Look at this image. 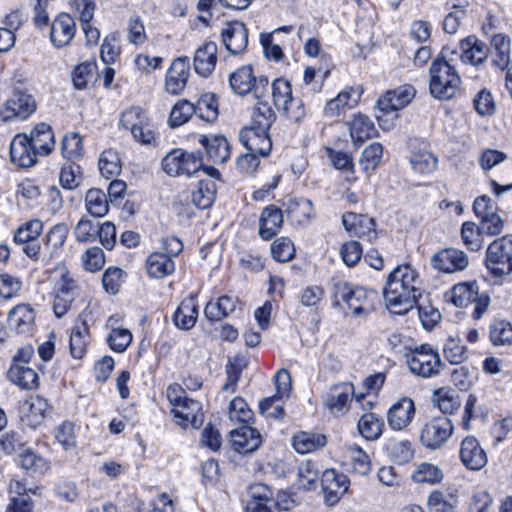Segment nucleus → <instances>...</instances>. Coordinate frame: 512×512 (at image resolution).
<instances>
[{
  "label": "nucleus",
  "mask_w": 512,
  "mask_h": 512,
  "mask_svg": "<svg viewBox=\"0 0 512 512\" xmlns=\"http://www.w3.org/2000/svg\"><path fill=\"white\" fill-rule=\"evenodd\" d=\"M383 295L390 312L406 314L421 296L418 272L408 264L395 267L386 279Z\"/></svg>",
  "instance_id": "1"
},
{
  "label": "nucleus",
  "mask_w": 512,
  "mask_h": 512,
  "mask_svg": "<svg viewBox=\"0 0 512 512\" xmlns=\"http://www.w3.org/2000/svg\"><path fill=\"white\" fill-rule=\"evenodd\" d=\"M276 120V113L268 101L255 105L252 122L240 131L239 139L247 151L261 157L269 155L272 141L269 129Z\"/></svg>",
  "instance_id": "2"
},
{
  "label": "nucleus",
  "mask_w": 512,
  "mask_h": 512,
  "mask_svg": "<svg viewBox=\"0 0 512 512\" xmlns=\"http://www.w3.org/2000/svg\"><path fill=\"white\" fill-rule=\"evenodd\" d=\"M449 49L444 47L441 57L434 59L429 69V90L434 98L447 100L459 91L461 78L456 69L445 59Z\"/></svg>",
  "instance_id": "3"
},
{
  "label": "nucleus",
  "mask_w": 512,
  "mask_h": 512,
  "mask_svg": "<svg viewBox=\"0 0 512 512\" xmlns=\"http://www.w3.org/2000/svg\"><path fill=\"white\" fill-rule=\"evenodd\" d=\"M332 298L334 306H338L342 301L355 316L363 317L375 310L378 294L374 290L352 287L349 283L339 280L333 283Z\"/></svg>",
  "instance_id": "4"
},
{
  "label": "nucleus",
  "mask_w": 512,
  "mask_h": 512,
  "mask_svg": "<svg viewBox=\"0 0 512 512\" xmlns=\"http://www.w3.org/2000/svg\"><path fill=\"white\" fill-rule=\"evenodd\" d=\"M485 266L497 283L512 274V234L497 238L488 245Z\"/></svg>",
  "instance_id": "5"
},
{
  "label": "nucleus",
  "mask_w": 512,
  "mask_h": 512,
  "mask_svg": "<svg viewBox=\"0 0 512 512\" xmlns=\"http://www.w3.org/2000/svg\"><path fill=\"white\" fill-rule=\"evenodd\" d=\"M58 271L59 278L54 283L51 296L53 312L57 318H61L72 308L79 296L80 286L66 266H59Z\"/></svg>",
  "instance_id": "6"
},
{
  "label": "nucleus",
  "mask_w": 512,
  "mask_h": 512,
  "mask_svg": "<svg viewBox=\"0 0 512 512\" xmlns=\"http://www.w3.org/2000/svg\"><path fill=\"white\" fill-rule=\"evenodd\" d=\"M229 85L234 93L241 96L253 92L257 100L256 105L269 99L268 78L256 77L251 65H243L230 73Z\"/></svg>",
  "instance_id": "7"
},
{
  "label": "nucleus",
  "mask_w": 512,
  "mask_h": 512,
  "mask_svg": "<svg viewBox=\"0 0 512 512\" xmlns=\"http://www.w3.org/2000/svg\"><path fill=\"white\" fill-rule=\"evenodd\" d=\"M406 358L410 372L422 378L438 376L444 367L438 351L429 344L416 346Z\"/></svg>",
  "instance_id": "8"
},
{
  "label": "nucleus",
  "mask_w": 512,
  "mask_h": 512,
  "mask_svg": "<svg viewBox=\"0 0 512 512\" xmlns=\"http://www.w3.org/2000/svg\"><path fill=\"white\" fill-rule=\"evenodd\" d=\"M415 94L416 90L413 86L404 84L380 97L377 101V107L383 115H376L379 126L384 130H389L393 126V121L384 119V116L406 107L415 97ZM393 117L397 118V114H394Z\"/></svg>",
  "instance_id": "9"
},
{
  "label": "nucleus",
  "mask_w": 512,
  "mask_h": 512,
  "mask_svg": "<svg viewBox=\"0 0 512 512\" xmlns=\"http://www.w3.org/2000/svg\"><path fill=\"white\" fill-rule=\"evenodd\" d=\"M120 123L123 128L130 130L133 138L139 143L150 144L155 139L147 112L140 107H130L123 111Z\"/></svg>",
  "instance_id": "10"
},
{
  "label": "nucleus",
  "mask_w": 512,
  "mask_h": 512,
  "mask_svg": "<svg viewBox=\"0 0 512 512\" xmlns=\"http://www.w3.org/2000/svg\"><path fill=\"white\" fill-rule=\"evenodd\" d=\"M163 170L170 176L191 177L202 167V159L194 154L175 149L169 152L162 161Z\"/></svg>",
  "instance_id": "11"
},
{
  "label": "nucleus",
  "mask_w": 512,
  "mask_h": 512,
  "mask_svg": "<svg viewBox=\"0 0 512 512\" xmlns=\"http://www.w3.org/2000/svg\"><path fill=\"white\" fill-rule=\"evenodd\" d=\"M452 432L453 424L447 416L435 417L421 429L420 441L429 449H438L447 442Z\"/></svg>",
  "instance_id": "12"
},
{
  "label": "nucleus",
  "mask_w": 512,
  "mask_h": 512,
  "mask_svg": "<svg viewBox=\"0 0 512 512\" xmlns=\"http://www.w3.org/2000/svg\"><path fill=\"white\" fill-rule=\"evenodd\" d=\"M430 263L434 269L452 274L465 270L469 265V257L464 251L449 247L435 253L431 257Z\"/></svg>",
  "instance_id": "13"
},
{
  "label": "nucleus",
  "mask_w": 512,
  "mask_h": 512,
  "mask_svg": "<svg viewBox=\"0 0 512 512\" xmlns=\"http://www.w3.org/2000/svg\"><path fill=\"white\" fill-rule=\"evenodd\" d=\"M415 416V405L411 398L401 397L387 411L388 426L394 431L406 429Z\"/></svg>",
  "instance_id": "14"
},
{
  "label": "nucleus",
  "mask_w": 512,
  "mask_h": 512,
  "mask_svg": "<svg viewBox=\"0 0 512 512\" xmlns=\"http://www.w3.org/2000/svg\"><path fill=\"white\" fill-rule=\"evenodd\" d=\"M321 486L325 502L333 506L348 490L349 481L346 475L330 469L323 472Z\"/></svg>",
  "instance_id": "15"
},
{
  "label": "nucleus",
  "mask_w": 512,
  "mask_h": 512,
  "mask_svg": "<svg viewBox=\"0 0 512 512\" xmlns=\"http://www.w3.org/2000/svg\"><path fill=\"white\" fill-rule=\"evenodd\" d=\"M9 152L11 162L19 167L33 166L37 162V156L40 155L25 133H19L13 137Z\"/></svg>",
  "instance_id": "16"
},
{
  "label": "nucleus",
  "mask_w": 512,
  "mask_h": 512,
  "mask_svg": "<svg viewBox=\"0 0 512 512\" xmlns=\"http://www.w3.org/2000/svg\"><path fill=\"white\" fill-rule=\"evenodd\" d=\"M36 109L34 98L23 92H15L5 103L1 111L3 120L8 121L13 118L26 119Z\"/></svg>",
  "instance_id": "17"
},
{
  "label": "nucleus",
  "mask_w": 512,
  "mask_h": 512,
  "mask_svg": "<svg viewBox=\"0 0 512 512\" xmlns=\"http://www.w3.org/2000/svg\"><path fill=\"white\" fill-rule=\"evenodd\" d=\"M175 422L182 428H199L203 423L202 406L200 402L184 398V400L176 407L172 408Z\"/></svg>",
  "instance_id": "18"
},
{
  "label": "nucleus",
  "mask_w": 512,
  "mask_h": 512,
  "mask_svg": "<svg viewBox=\"0 0 512 512\" xmlns=\"http://www.w3.org/2000/svg\"><path fill=\"white\" fill-rule=\"evenodd\" d=\"M190 74V62L187 56L176 58L166 76L165 88L172 95L180 94L187 84Z\"/></svg>",
  "instance_id": "19"
},
{
  "label": "nucleus",
  "mask_w": 512,
  "mask_h": 512,
  "mask_svg": "<svg viewBox=\"0 0 512 512\" xmlns=\"http://www.w3.org/2000/svg\"><path fill=\"white\" fill-rule=\"evenodd\" d=\"M76 33V22L67 13H60L55 17L50 28V40L54 47L67 46Z\"/></svg>",
  "instance_id": "20"
},
{
  "label": "nucleus",
  "mask_w": 512,
  "mask_h": 512,
  "mask_svg": "<svg viewBox=\"0 0 512 512\" xmlns=\"http://www.w3.org/2000/svg\"><path fill=\"white\" fill-rule=\"evenodd\" d=\"M230 437L232 448L240 454L252 453L256 451L262 443L260 433L248 425H242L232 430Z\"/></svg>",
  "instance_id": "21"
},
{
  "label": "nucleus",
  "mask_w": 512,
  "mask_h": 512,
  "mask_svg": "<svg viewBox=\"0 0 512 512\" xmlns=\"http://www.w3.org/2000/svg\"><path fill=\"white\" fill-rule=\"evenodd\" d=\"M226 49L234 55L242 53L248 45V29L243 22L232 21L227 23L221 32Z\"/></svg>",
  "instance_id": "22"
},
{
  "label": "nucleus",
  "mask_w": 512,
  "mask_h": 512,
  "mask_svg": "<svg viewBox=\"0 0 512 512\" xmlns=\"http://www.w3.org/2000/svg\"><path fill=\"white\" fill-rule=\"evenodd\" d=\"M460 50L461 61L473 66L483 64L489 53L487 45L474 35L467 36L460 41Z\"/></svg>",
  "instance_id": "23"
},
{
  "label": "nucleus",
  "mask_w": 512,
  "mask_h": 512,
  "mask_svg": "<svg viewBox=\"0 0 512 512\" xmlns=\"http://www.w3.org/2000/svg\"><path fill=\"white\" fill-rule=\"evenodd\" d=\"M217 52V44L212 41L198 47L194 54L193 66L199 76L207 78L212 74L217 63Z\"/></svg>",
  "instance_id": "24"
},
{
  "label": "nucleus",
  "mask_w": 512,
  "mask_h": 512,
  "mask_svg": "<svg viewBox=\"0 0 512 512\" xmlns=\"http://www.w3.org/2000/svg\"><path fill=\"white\" fill-rule=\"evenodd\" d=\"M460 459L470 470H480L488 461L487 455L478 440L472 436H468L462 441Z\"/></svg>",
  "instance_id": "25"
},
{
  "label": "nucleus",
  "mask_w": 512,
  "mask_h": 512,
  "mask_svg": "<svg viewBox=\"0 0 512 512\" xmlns=\"http://www.w3.org/2000/svg\"><path fill=\"white\" fill-rule=\"evenodd\" d=\"M66 224L59 223L50 228L46 234V244L42 256V264L48 265L53 259L60 256V252L68 236Z\"/></svg>",
  "instance_id": "26"
},
{
  "label": "nucleus",
  "mask_w": 512,
  "mask_h": 512,
  "mask_svg": "<svg viewBox=\"0 0 512 512\" xmlns=\"http://www.w3.org/2000/svg\"><path fill=\"white\" fill-rule=\"evenodd\" d=\"M342 224L351 235L369 238L376 236L375 221L366 215L347 212L342 217Z\"/></svg>",
  "instance_id": "27"
},
{
  "label": "nucleus",
  "mask_w": 512,
  "mask_h": 512,
  "mask_svg": "<svg viewBox=\"0 0 512 512\" xmlns=\"http://www.w3.org/2000/svg\"><path fill=\"white\" fill-rule=\"evenodd\" d=\"M249 499L246 512H272V491L262 483H256L248 489Z\"/></svg>",
  "instance_id": "28"
},
{
  "label": "nucleus",
  "mask_w": 512,
  "mask_h": 512,
  "mask_svg": "<svg viewBox=\"0 0 512 512\" xmlns=\"http://www.w3.org/2000/svg\"><path fill=\"white\" fill-rule=\"evenodd\" d=\"M199 142L205 148L208 158L214 163H224L230 156V144L222 135H202Z\"/></svg>",
  "instance_id": "29"
},
{
  "label": "nucleus",
  "mask_w": 512,
  "mask_h": 512,
  "mask_svg": "<svg viewBox=\"0 0 512 512\" xmlns=\"http://www.w3.org/2000/svg\"><path fill=\"white\" fill-rule=\"evenodd\" d=\"M283 224L282 211L275 206H267L263 209L259 220V235L264 240L275 236Z\"/></svg>",
  "instance_id": "30"
},
{
  "label": "nucleus",
  "mask_w": 512,
  "mask_h": 512,
  "mask_svg": "<svg viewBox=\"0 0 512 512\" xmlns=\"http://www.w3.org/2000/svg\"><path fill=\"white\" fill-rule=\"evenodd\" d=\"M28 140L34 146V149L42 155L46 156L51 153L54 148V134L50 125L41 122L38 123L28 135Z\"/></svg>",
  "instance_id": "31"
},
{
  "label": "nucleus",
  "mask_w": 512,
  "mask_h": 512,
  "mask_svg": "<svg viewBox=\"0 0 512 512\" xmlns=\"http://www.w3.org/2000/svg\"><path fill=\"white\" fill-rule=\"evenodd\" d=\"M350 136L354 145L360 146L366 140L376 136L377 130L372 120L363 114H358L348 122Z\"/></svg>",
  "instance_id": "32"
},
{
  "label": "nucleus",
  "mask_w": 512,
  "mask_h": 512,
  "mask_svg": "<svg viewBox=\"0 0 512 512\" xmlns=\"http://www.w3.org/2000/svg\"><path fill=\"white\" fill-rule=\"evenodd\" d=\"M146 269L150 277L160 279L175 271L174 260L164 253L152 252L146 259Z\"/></svg>",
  "instance_id": "33"
},
{
  "label": "nucleus",
  "mask_w": 512,
  "mask_h": 512,
  "mask_svg": "<svg viewBox=\"0 0 512 512\" xmlns=\"http://www.w3.org/2000/svg\"><path fill=\"white\" fill-rule=\"evenodd\" d=\"M7 375L9 380L21 389L32 390L38 387V374L27 365L12 364Z\"/></svg>",
  "instance_id": "34"
},
{
  "label": "nucleus",
  "mask_w": 512,
  "mask_h": 512,
  "mask_svg": "<svg viewBox=\"0 0 512 512\" xmlns=\"http://www.w3.org/2000/svg\"><path fill=\"white\" fill-rule=\"evenodd\" d=\"M360 98V94L353 88L340 92L335 98L329 100L324 108L325 114L330 117L340 115L345 109L354 107Z\"/></svg>",
  "instance_id": "35"
},
{
  "label": "nucleus",
  "mask_w": 512,
  "mask_h": 512,
  "mask_svg": "<svg viewBox=\"0 0 512 512\" xmlns=\"http://www.w3.org/2000/svg\"><path fill=\"white\" fill-rule=\"evenodd\" d=\"M326 436L320 433L301 431L293 436V447L299 454L313 452L326 445Z\"/></svg>",
  "instance_id": "36"
},
{
  "label": "nucleus",
  "mask_w": 512,
  "mask_h": 512,
  "mask_svg": "<svg viewBox=\"0 0 512 512\" xmlns=\"http://www.w3.org/2000/svg\"><path fill=\"white\" fill-rule=\"evenodd\" d=\"M198 317V306L193 298L181 302L173 315L175 325L183 330L191 329Z\"/></svg>",
  "instance_id": "37"
},
{
  "label": "nucleus",
  "mask_w": 512,
  "mask_h": 512,
  "mask_svg": "<svg viewBox=\"0 0 512 512\" xmlns=\"http://www.w3.org/2000/svg\"><path fill=\"white\" fill-rule=\"evenodd\" d=\"M354 387L352 383H340L335 385L325 399L326 407L333 413L342 412L347 406L350 394L353 393Z\"/></svg>",
  "instance_id": "38"
},
{
  "label": "nucleus",
  "mask_w": 512,
  "mask_h": 512,
  "mask_svg": "<svg viewBox=\"0 0 512 512\" xmlns=\"http://www.w3.org/2000/svg\"><path fill=\"white\" fill-rule=\"evenodd\" d=\"M48 408L47 401L41 396H33L27 399L22 405V411L32 427L40 425L45 417Z\"/></svg>",
  "instance_id": "39"
},
{
  "label": "nucleus",
  "mask_w": 512,
  "mask_h": 512,
  "mask_svg": "<svg viewBox=\"0 0 512 512\" xmlns=\"http://www.w3.org/2000/svg\"><path fill=\"white\" fill-rule=\"evenodd\" d=\"M493 49L492 63L497 68L504 70L510 66V39L505 34H496L491 39Z\"/></svg>",
  "instance_id": "40"
},
{
  "label": "nucleus",
  "mask_w": 512,
  "mask_h": 512,
  "mask_svg": "<svg viewBox=\"0 0 512 512\" xmlns=\"http://www.w3.org/2000/svg\"><path fill=\"white\" fill-rule=\"evenodd\" d=\"M34 319V310L27 304L14 307L8 316L10 326L14 327L18 333L28 332Z\"/></svg>",
  "instance_id": "41"
},
{
  "label": "nucleus",
  "mask_w": 512,
  "mask_h": 512,
  "mask_svg": "<svg viewBox=\"0 0 512 512\" xmlns=\"http://www.w3.org/2000/svg\"><path fill=\"white\" fill-rule=\"evenodd\" d=\"M193 205L198 209L211 207L216 196V183L211 179H200L197 189L191 192Z\"/></svg>",
  "instance_id": "42"
},
{
  "label": "nucleus",
  "mask_w": 512,
  "mask_h": 512,
  "mask_svg": "<svg viewBox=\"0 0 512 512\" xmlns=\"http://www.w3.org/2000/svg\"><path fill=\"white\" fill-rule=\"evenodd\" d=\"M269 98H272L273 105L276 109H287V105L291 103L292 88L290 83L282 78L275 79L270 87L268 88ZM270 102V99H268ZM271 105V103H269Z\"/></svg>",
  "instance_id": "43"
},
{
  "label": "nucleus",
  "mask_w": 512,
  "mask_h": 512,
  "mask_svg": "<svg viewBox=\"0 0 512 512\" xmlns=\"http://www.w3.org/2000/svg\"><path fill=\"white\" fill-rule=\"evenodd\" d=\"M237 304V299L228 295L222 296L217 302H208L204 313L211 321H219L232 313Z\"/></svg>",
  "instance_id": "44"
},
{
  "label": "nucleus",
  "mask_w": 512,
  "mask_h": 512,
  "mask_svg": "<svg viewBox=\"0 0 512 512\" xmlns=\"http://www.w3.org/2000/svg\"><path fill=\"white\" fill-rule=\"evenodd\" d=\"M85 208L94 217H103L109 211L108 196L98 188H91L85 196Z\"/></svg>",
  "instance_id": "45"
},
{
  "label": "nucleus",
  "mask_w": 512,
  "mask_h": 512,
  "mask_svg": "<svg viewBox=\"0 0 512 512\" xmlns=\"http://www.w3.org/2000/svg\"><path fill=\"white\" fill-rule=\"evenodd\" d=\"M384 423L373 413H366L358 420L357 428L363 438L377 440L383 431Z\"/></svg>",
  "instance_id": "46"
},
{
  "label": "nucleus",
  "mask_w": 512,
  "mask_h": 512,
  "mask_svg": "<svg viewBox=\"0 0 512 512\" xmlns=\"http://www.w3.org/2000/svg\"><path fill=\"white\" fill-rule=\"evenodd\" d=\"M477 295L476 282L459 283L452 288L450 300L457 307H466L477 298Z\"/></svg>",
  "instance_id": "47"
},
{
  "label": "nucleus",
  "mask_w": 512,
  "mask_h": 512,
  "mask_svg": "<svg viewBox=\"0 0 512 512\" xmlns=\"http://www.w3.org/2000/svg\"><path fill=\"white\" fill-rule=\"evenodd\" d=\"M248 361L243 356H235L233 359L229 361L226 366V382L222 386L223 391L227 392H235L237 383L240 379L241 373L243 369L247 367Z\"/></svg>",
  "instance_id": "48"
},
{
  "label": "nucleus",
  "mask_w": 512,
  "mask_h": 512,
  "mask_svg": "<svg viewBox=\"0 0 512 512\" xmlns=\"http://www.w3.org/2000/svg\"><path fill=\"white\" fill-rule=\"evenodd\" d=\"M98 164L101 175L106 179L119 175L122 169L119 155L112 149L102 152Z\"/></svg>",
  "instance_id": "49"
},
{
  "label": "nucleus",
  "mask_w": 512,
  "mask_h": 512,
  "mask_svg": "<svg viewBox=\"0 0 512 512\" xmlns=\"http://www.w3.org/2000/svg\"><path fill=\"white\" fill-rule=\"evenodd\" d=\"M490 339L494 346L512 344V324L505 320H494L490 325Z\"/></svg>",
  "instance_id": "50"
},
{
  "label": "nucleus",
  "mask_w": 512,
  "mask_h": 512,
  "mask_svg": "<svg viewBox=\"0 0 512 512\" xmlns=\"http://www.w3.org/2000/svg\"><path fill=\"white\" fill-rule=\"evenodd\" d=\"M443 478L442 470L431 463L422 462L417 465L412 474V479L417 483L437 484Z\"/></svg>",
  "instance_id": "51"
},
{
  "label": "nucleus",
  "mask_w": 512,
  "mask_h": 512,
  "mask_svg": "<svg viewBox=\"0 0 512 512\" xmlns=\"http://www.w3.org/2000/svg\"><path fill=\"white\" fill-rule=\"evenodd\" d=\"M383 155V147L380 143L374 142L367 146L361 153L359 165L365 173L374 171L380 163Z\"/></svg>",
  "instance_id": "52"
},
{
  "label": "nucleus",
  "mask_w": 512,
  "mask_h": 512,
  "mask_svg": "<svg viewBox=\"0 0 512 512\" xmlns=\"http://www.w3.org/2000/svg\"><path fill=\"white\" fill-rule=\"evenodd\" d=\"M43 229V223L39 219L25 222L14 233V242L18 245L38 239Z\"/></svg>",
  "instance_id": "53"
},
{
  "label": "nucleus",
  "mask_w": 512,
  "mask_h": 512,
  "mask_svg": "<svg viewBox=\"0 0 512 512\" xmlns=\"http://www.w3.org/2000/svg\"><path fill=\"white\" fill-rule=\"evenodd\" d=\"M194 113V104L186 100H180L173 106L168 123L170 127L181 126L185 124Z\"/></svg>",
  "instance_id": "54"
},
{
  "label": "nucleus",
  "mask_w": 512,
  "mask_h": 512,
  "mask_svg": "<svg viewBox=\"0 0 512 512\" xmlns=\"http://www.w3.org/2000/svg\"><path fill=\"white\" fill-rule=\"evenodd\" d=\"M319 477V470L315 462L307 460L298 467V484L303 489H313Z\"/></svg>",
  "instance_id": "55"
},
{
  "label": "nucleus",
  "mask_w": 512,
  "mask_h": 512,
  "mask_svg": "<svg viewBox=\"0 0 512 512\" xmlns=\"http://www.w3.org/2000/svg\"><path fill=\"white\" fill-rule=\"evenodd\" d=\"M19 456L22 468L27 471L45 473L50 469L49 462L29 448H26Z\"/></svg>",
  "instance_id": "56"
},
{
  "label": "nucleus",
  "mask_w": 512,
  "mask_h": 512,
  "mask_svg": "<svg viewBox=\"0 0 512 512\" xmlns=\"http://www.w3.org/2000/svg\"><path fill=\"white\" fill-rule=\"evenodd\" d=\"M348 454L353 470L360 475H367L371 470V461L368 454L359 446L348 447Z\"/></svg>",
  "instance_id": "57"
},
{
  "label": "nucleus",
  "mask_w": 512,
  "mask_h": 512,
  "mask_svg": "<svg viewBox=\"0 0 512 512\" xmlns=\"http://www.w3.org/2000/svg\"><path fill=\"white\" fill-rule=\"evenodd\" d=\"M195 113L206 121H213L218 115V104L213 94H204L194 105Z\"/></svg>",
  "instance_id": "58"
},
{
  "label": "nucleus",
  "mask_w": 512,
  "mask_h": 512,
  "mask_svg": "<svg viewBox=\"0 0 512 512\" xmlns=\"http://www.w3.org/2000/svg\"><path fill=\"white\" fill-rule=\"evenodd\" d=\"M89 340V331L81 329L76 325L70 335V353L72 357L81 359L86 353V347Z\"/></svg>",
  "instance_id": "59"
},
{
  "label": "nucleus",
  "mask_w": 512,
  "mask_h": 512,
  "mask_svg": "<svg viewBox=\"0 0 512 512\" xmlns=\"http://www.w3.org/2000/svg\"><path fill=\"white\" fill-rule=\"evenodd\" d=\"M482 232L479 231V226L473 222H464L461 227V239L467 249L471 251H479L482 247L481 240Z\"/></svg>",
  "instance_id": "60"
},
{
  "label": "nucleus",
  "mask_w": 512,
  "mask_h": 512,
  "mask_svg": "<svg viewBox=\"0 0 512 512\" xmlns=\"http://www.w3.org/2000/svg\"><path fill=\"white\" fill-rule=\"evenodd\" d=\"M271 255L278 262H288L294 258L295 247L287 237H280L271 244Z\"/></svg>",
  "instance_id": "61"
},
{
  "label": "nucleus",
  "mask_w": 512,
  "mask_h": 512,
  "mask_svg": "<svg viewBox=\"0 0 512 512\" xmlns=\"http://www.w3.org/2000/svg\"><path fill=\"white\" fill-rule=\"evenodd\" d=\"M98 223L82 217L75 226L74 234L78 242L88 243L97 239L99 231Z\"/></svg>",
  "instance_id": "62"
},
{
  "label": "nucleus",
  "mask_w": 512,
  "mask_h": 512,
  "mask_svg": "<svg viewBox=\"0 0 512 512\" xmlns=\"http://www.w3.org/2000/svg\"><path fill=\"white\" fill-rule=\"evenodd\" d=\"M455 498L441 491H433L427 500L428 509L432 512H449L455 508Z\"/></svg>",
  "instance_id": "63"
},
{
  "label": "nucleus",
  "mask_w": 512,
  "mask_h": 512,
  "mask_svg": "<svg viewBox=\"0 0 512 512\" xmlns=\"http://www.w3.org/2000/svg\"><path fill=\"white\" fill-rule=\"evenodd\" d=\"M387 451L391 459L399 465L408 463L414 456V451L409 441L392 442L388 444Z\"/></svg>",
  "instance_id": "64"
}]
</instances>
